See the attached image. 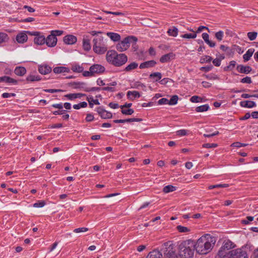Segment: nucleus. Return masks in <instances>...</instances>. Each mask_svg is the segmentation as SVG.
Returning a JSON list of instances; mask_svg holds the SVG:
<instances>
[{
  "label": "nucleus",
  "instance_id": "obj_42",
  "mask_svg": "<svg viewBox=\"0 0 258 258\" xmlns=\"http://www.w3.org/2000/svg\"><path fill=\"white\" fill-rule=\"evenodd\" d=\"M182 38H185V39H194L196 38L197 37V34L196 33H186L184 34L183 35H182L181 36Z\"/></svg>",
  "mask_w": 258,
  "mask_h": 258
},
{
  "label": "nucleus",
  "instance_id": "obj_17",
  "mask_svg": "<svg viewBox=\"0 0 258 258\" xmlns=\"http://www.w3.org/2000/svg\"><path fill=\"white\" fill-rule=\"evenodd\" d=\"M237 70L238 72L240 73L247 74L251 71L252 69L249 66H244L243 65L240 64L237 66Z\"/></svg>",
  "mask_w": 258,
  "mask_h": 258
},
{
  "label": "nucleus",
  "instance_id": "obj_49",
  "mask_svg": "<svg viewBox=\"0 0 258 258\" xmlns=\"http://www.w3.org/2000/svg\"><path fill=\"white\" fill-rule=\"evenodd\" d=\"M46 203L44 201H39L33 204V207L35 208H42L44 206Z\"/></svg>",
  "mask_w": 258,
  "mask_h": 258
},
{
  "label": "nucleus",
  "instance_id": "obj_59",
  "mask_svg": "<svg viewBox=\"0 0 258 258\" xmlns=\"http://www.w3.org/2000/svg\"><path fill=\"white\" fill-rule=\"evenodd\" d=\"M83 75L84 77H92L94 76L90 68H89V71L83 72Z\"/></svg>",
  "mask_w": 258,
  "mask_h": 258
},
{
  "label": "nucleus",
  "instance_id": "obj_25",
  "mask_svg": "<svg viewBox=\"0 0 258 258\" xmlns=\"http://www.w3.org/2000/svg\"><path fill=\"white\" fill-rule=\"evenodd\" d=\"M127 96L131 100H134L136 98H139L140 97V94L139 92L136 91H128L127 92Z\"/></svg>",
  "mask_w": 258,
  "mask_h": 258
},
{
  "label": "nucleus",
  "instance_id": "obj_60",
  "mask_svg": "<svg viewBox=\"0 0 258 258\" xmlns=\"http://www.w3.org/2000/svg\"><path fill=\"white\" fill-rule=\"evenodd\" d=\"M236 65V61L234 60H232L230 62L229 66H228L226 68L224 69V70H227V69H232L235 67Z\"/></svg>",
  "mask_w": 258,
  "mask_h": 258
},
{
  "label": "nucleus",
  "instance_id": "obj_62",
  "mask_svg": "<svg viewBox=\"0 0 258 258\" xmlns=\"http://www.w3.org/2000/svg\"><path fill=\"white\" fill-rule=\"evenodd\" d=\"M62 33L63 31L60 30H53L51 32V34H54V37H56V36H60L62 35Z\"/></svg>",
  "mask_w": 258,
  "mask_h": 258
},
{
  "label": "nucleus",
  "instance_id": "obj_10",
  "mask_svg": "<svg viewBox=\"0 0 258 258\" xmlns=\"http://www.w3.org/2000/svg\"><path fill=\"white\" fill-rule=\"evenodd\" d=\"M36 37L34 38V41L35 43L38 45H42L45 43L46 38L43 35H40L38 32H35L33 34Z\"/></svg>",
  "mask_w": 258,
  "mask_h": 258
},
{
  "label": "nucleus",
  "instance_id": "obj_8",
  "mask_svg": "<svg viewBox=\"0 0 258 258\" xmlns=\"http://www.w3.org/2000/svg\"><path fill=\"white\" fill-rule=\"evenodd\" d=\"M90 68L94 75L95 74H102L104 73L105 70L104 67L99 64H94L91 66Z\"/></svg>",
  "mask_w": 258,
  "mask_h": 258
},
{
  "label": "nucleus",
  "instance_id": "obj_29",
  "mask_svg": "<svg viewBox=\"0 0 258 258\" xmlns=\"http://www.w3.org/2000/svg\"><path fill=\"white\" fill-rule=\"evenodd\" d=\"M53 72L55 74H59L61 73L67 72L68 73L70 72V69L66 67H55L53 69Z\"/></svg>",
  "mask_w": 258,
  "mask_h": 258
},
{
  "label": "nucleus",
  "instance_id": "obj_61",
  "mask_svg": "<svg viewBox=\"0 0 258 258\" xmlns=\"http://www.w3.org/2000/svg\"><path fill=\"white\" fill-rule=\"evenodd\" d=\"M16 96V94L15 93H4L2 94V97L4 98H7L11 97H15Z\"/></svg>",
  "mask_w": 258,
  "mask_h": 258
},
{
  "label": "nucleus",
  "instance_id": "obj_38",
  "mask_svg": "<svg viewBox=\"0 0 258 258\" xmlns=\"http://www.w3.org/2000/svg\"><path fill=\"white\" fill-rule=\"evenodd\" d=\"M134 87L138 89H142L144 91H145L146 89V86L140 82H136L134 84Z\"/></svg>",
  "mask_w": 258,
  "mask_h": 258
},
{
  "label": "nucleus",
  "instance_id": "obj_54",
  "mask_svg": "<svg viewBox=\"0 0 258 258\" xmlns=\"http://www.w3.org/2000/svg\"><path fill=\"white\" fill-rule=\"evenodd\" d=\"M188 131L184 129L178 130L176 132V134L179 136H186L187 134Z\"/></svg>",
  "mask_w": 258,
  "mask_h": 258
},
{
  "label": "nucleus",
  "instance_id": "obj_63",
  "mask_svg": "<svg viewBox=\"0 0 258 258\" xmlns=\"http://www.w3.org/2000/svg\"><path fill=\"white\" fill-rule=\"evenodd\" d=\"M94 116L91 113H88L86 117V120L88 122L92 121L94 119Z\"/></svg>",
  "mask_w": 258,
  "mask_h": 258
},
{
  "label": "nucleus",
  "instance_id": "obj_34",
  "mask_svg": "<svg viewBox=\"0 0 258 258\" xmlns=\"http://www.w3.org/2000/svg\"><path fill=\"white\" fill-rule=\"evenodd\" d=\"M28 82H35L41 80L40 77L38 75H30L26 78Z\"/></svg>",
  "mask_w": 258,
  "mask_h": 258
},
{
  "label": "nucleus",
  "instance_id": "obj_37",
  "mask_svg": "<svg viewBox=\"0 0 258 258\" xmlns=\"http://www.w3.org/2000/svg\"><path fill=\"white\" fill-rule=\"evenodd\" d=\"M212 60V58L211 56L209 55H204L200 58V62L201 63H208L211 62V61Z\"/></svg>",
  "mask_w": 258,
  "mask_h": 258
},
{
  "label": "nucleus",
  "instance_id": "obj_33",
  "mask_svg": "<svg viewBox=\"0 0 258 258\" xmlns=\"http://www.w3.org/2000/svg\"><path fill=\"white\" fill-rule=\"evenodd\" d=\"M87 100L89 102V106L91 108H93L94 104L96 105H99L100 103L97 99H94L92 96L87 97Z\"/></svg>",
  "mask_w": 258,
  "mask_h": 258
},
{
  "label": "nucleus",
  "instance_id": "obj_30",
  "mask_svg": "<svg viewBox=\"0 0 258 258\" xmlns=\"http://www.w3.org/2000/svg\"><path fill=\"white\" fill-rule=\"evenodd\" d=\"M71 70L74 72L81 73L83 72V67L77 63H73L72 64Z\"/></svg>",
  "mask_w": 258,
  "mask_h": 258
},
{
  "label": "nucleus",
  "instance_id": "obj_48",
  "mask_svg": "<svg viewBox=\"0 0 258 258\" xmlns=\"http://www.w3.org/2000/svg\"><path fill=\"white\" fill-rule=\"evenodd\" d=\"M215 38L219 41H221L224 37V32L222 31H219L215 33Z\"/></svg>",
  "mask_w": 258,
  "mask_h": 258
},
{
  "label": "nucleus",
  "instance_id": "obj_26",
  "mask_svg": "<svg viewBox=\"0 0 258 258\" xmlns=\"http://www.w3.org/2000/svg\"><path fill=\"white\" fill-rule=\"evenodd\" d=\"M14 73L17 76H23L26 73V70L24 67H17L14 70Z\"/></svg>",
  "mask_w": 258,
  "mask_h": 258
},
{
  "label": "nucleus",
  "instance_id": "obj_40",
  "mask_svg": "<svg viewBox=\"0 0 258 258\" xmlns=\"http://www.w3.org/2000/svg\"><path fill=\"white\" fill-rule=\"evenodd\" d=\"M9 40L8 35L3 32H0V44L3 42H6Z\"/></svg>",
  "mask_w": 258,
  "mask_h": 258
},
{
  "label": "nucleus",
  "instance_id": "obj_36",
  "mask_svg": "<svg viewBox=\"0 0 258 258\" xmlns=\"http://www.w3.org/2000/svg\"><path fill=\"white\" fill-rule=\"evenodd\" d=\"M176 190V187L172 185H168L165 186L163 189V191L164 193H168Z\"/></svg>",
  "mask_w": 258,
  "mask_h": 258
},
{
  "label": "nucleus",
  "instance_id": "obj_35",
  "mask_svg": "<svg viewBox=\"0 0 258 258\" xmlns=\"http://www.w3.org/2000/svg\"><path fill=\"white\" fill-rule=\"evenodd\" d=\"M209 106L208 104L203 105L196 108L195 110L198 112H204L208 110Z\"/></svg>",
  "mask_w": 258,
  "mask_h": 258
},
{
  "label": "nucleus",
  "instance_id": "obj_32",
  "mask_svg": "<svg viewBox=\"0 0 258 258\" xmlns=\"http://www.w3.org/2000/svg\"><path fill=\"white\" fill-rule=\"evenodd\" d=\"M254 49L253 48L249 49L246 53L243 55V58L245 61H248L250 59V57L252 56Z\"/></svg>",
  "mask_w": 258,
  "mask_h": 258
},
{
  "label": "nucleus",
  "instance_id": "obj_18",
  "mask_svg": "<svg viewBox=\"0 0 258 258\" xmlns=\"http://www.w3.org/2000/svg\"><path fill=\"white\" fill-rule=\"evenodd\" d=\"M156 64V62L153 60L146 61L142 62L140 64V68L141 69H145V68H149L154 67Z\"/></svg>",
  "mask_w": 258,
  "mask_h": 258
},
{
  "label": "nucleus",
  "instance_id": "obj_52",
  "mask_svg": "<svg viewBox=\"0 0 258 258\" xmlns=\"http://www.w3.org/2000/svg\"><path fill=\"white\" fill-rule=\"evenodd\" d=\"M202 100V99L198 96H193L190 99V101L194 103L201 102Z\"/></svg>",
  "mask_w": 258,
  "mask_h": 258
},
{
  "label": "nucleus",
  "instance_id": "obj_2",
  "mask_svg": "<svg viewBox=\"0 0 258 258\" xmlns=\"http://www.w3.org/2000/svg\"><path fill=\"white\" fill-rule=\"evenodd\" d=\"M90 33L94 36L93 40V48L94 51L98 54L104 53L107 50V47L103 43V37L102 36L103 33L101 31H92Z\"/></svg>",
  "mask_w": 258,
  "mask_h": 258
},
{
  "label": "nucleus",
  "instance_id": "obj_22",
  "mask_svg": "<svg viewBox=\"0 0 258 258\" xmlns=\"http://www.w3.org/2000/svg\"><path fill=\"white\" fill-rule=\"evenodd\" d=\"M83 49L86 51H89L91 49V45L90 43V40L87 38V37H84L83 38Z\"/></svg>",
  "mask_w": 258,
  "mask_h": 258
},
{
  "label": "nucleus",
  "instance_id": "obj_16",
  "mask_svg": "<svg viewBox=\"0 0 258 258\" xmlns=\"http://www.w3.org/2000/svg\"><path fill=\"white\" fill-rule=\"evenodd\" d=\"M1 82H5L9 84L16 85L18 83V81L10 77L4 76L1 77Z\"/></svg>",
  "mask_w": 258,
  "mask_h": 258
},
{
  "label": "nucleus",
  "instance_id": "obj_27",
  "mask_svg": "<svg viewBox=\"0 0 258 258\" xmlns=\"http://www.w3.org/2000/svg\"><path fill=\"white\" fill-rule=\"evenodd\" d=\"M138 67V63L136 62H132L128 64L123 70L126 72H131L133 70L137 69Z\"/></svg>",
  "mask_w": 258,
  "mask_h": 258
},
{
  "label": "nucleus",
  "instance_id": "obj_20",
  "mask_svg": "<svg viewBox=\"0 0 258 258\" xmlns=\"http://www.w3.org/2000/svg\"><path fill=\"white\" fill-rule=\"evenodd\" d=\"M146 258H162V254L159 250H154L148 254Z\"/></svg>",
  "mask_w": 258,
  "mask_h": 258
},
{
  "label": "nucleus",
  "instance_id": "obj_12",
  "mask_svg": "<svg viewBox=\"0 0 258 258\" xmlns=\"http://www.w3.org/2000/svg\"><path fill=\"white\" fill-rule=\"evenodd\" d=\"M175 54L173 53H169L162 55L160 58V61L165 63L170 61L174 58Z\"/></svg>",
  "mask_w": 258,
  "mask_h": 258
},
{
  "label": "nucleus",
  "instance_id": "obj_57",
  "mask_svg": "<svg viewBox=\"0 0 258 258\" xmlns=\"http://www.w3.org/2000/svg\"><path fill=\"white\" fill-rule=\"evenodd\" d=\"M247 145L246 144H243L240 142H235L232 144L231 146L234 147H245Z\"/></svg>",
  "mask_w": 258,
  "mask_h": 258
},
{
  "label": "nucleus",
  "instance_id": "obj_28",
  "mask_svg": "<svg viewBox=\"0 0 258 258\" xmlns=\"http://www.w3.org/2000/svg\"><path fill=\"white\" fill-rule=\"evenodd\" d=\"M167 33L169 36L176 37L178 35V29L176 27L172 26L168 30Z\"/></svg>",
  "mask_w": 258,
  "mask_h": 258
},
{
  "label": "nucleus",
  "instance_id": "obj_46",
  "mask_svg": "<svg viewBox=\"0 0 258 258\" xmlns=\"http://www.w3.org/2000/svg\"><path fill=\"white\" fill-rule=\"evenodd\" d=\"M228 186H229V185L228 184H219L210 185L208 187V188L209 189H212L214 188H223V187H227Z\"/></svg>",
  "mask_w": 258,
  "mask_h": 258
},
{
  "label": "nucleus",
  "instance_id": "obj_21",
  "mask_svg": "<svg viewBox=\"0 0 258 258\" xmlns=\"http://www.w3.org/2000/svg\"><path fill=\"white\" fill-rule=\"evenodd\" d=\"M85 96H86V95L82 93H71L65 95L64 97L69 100H72L78 98H80Z\"/></svg>",
  "mask_w": 258,
  "mask_h": 258
},
{
  "label": "nucleus",
  "instance_id": "obj_56",
  "mask_svg": "<svg viewBox=\"0 0 258 258\" xmlns=\"http://www.w3.org/2000/svg\"><path fill=\"white\" fill-rule=\"evenodd\" d=\"M158 103L159 105L169 104V100L165 98H162L158 100Z\"/></svg>",
  "mask_w": 258,
  "mask_h": 258
},
{
  "label": "nucleus",
  "instance_id": "obj_50",
  "mask_svg": "<svg viewBox=\"0 0 258 258\" xmlns=\"http://www.w3.org/2000/svg\"><path fill=\"white\" fill-rule=\"evenodd\" d=\"M177 230L180 232H189L190 230L186 227L178 225L176 227Z\"/></svg>",
  "mask_w": 258,
  "mask_h": 258
},
{
  "label": "nucleus",
  "instance_id": "obj_31",
  "mask_svg": "<svg viewBox=\"0 0 258 258\" xmlns=\"http://www.w3.org/2000/svg\"><path fill=\"white\" fill-rule=\"evenodd\" d=\"M107 35L113 41H118L120 39V36L116 33L107 32Z\"/></svg>",
  "mask_w": 258,
  "mask_h": 258
},
{
  "label": "nucleus",
  "instance_id": "obj_23",
  "mask_svg": "<svg viewBox=\"0 0 258 258\" xmlns=\"http://www.w3.org/2000/svg\"><path fill=\"white\" fill-rule=\"evenodd\" d=\"M202 38L211 47H214L216 45V43L214 42L211 41L209 40V36L208 33H204L202 34Z\"/></svg>",
  "mask_w": 258,
  "mask_h": 258
},
{
  "label": "nucleus",
  "instance_id": "obj_9",
  "mask_svg": "<svg viewBox=\"0 0 258 258\" xmlns=\"http://www.w3.org/2000/svg\"><path fill=\"white\" fill-rule=\"evenodd\" d=\"M57 38L54 36V34H50L45 40V43L48 47H54L57 43Z\"/></svg>",
  "mask_w": 258,
  "mask_h": 258
},
{
  "label": "nucleus",
  "instance_id": "obj_24",
  "mask_svg": "<svg viewBox=\"0 0 258 258\" xmlns=\"http://www.w3.org/2000/svg\"><path fill=\"white\" fill-rule=\"evenodd\" d=\"M235 244L231 241L229 240H225L223 242V244L222 246V249L228 250L233 247H234Z\"/></svg>",
  "mask_w": 258,
  "mask_h": 258
},
{
  "label": "nucleus",
  "instance_id": "obj_58",
  "mask_svg": "<svg viewBox=\"0 0 258 258\" xmlns=\"http://www.w3.org/2000/svg\"><path fill=\"white\" fill-rule=\"evenodd\" d=\"M240 82L242 83L247 84H250L252 82L251 78L249 77H246L245 78H243L241 80Z\"/></svg>",
  "mask_w": 258,
  "mask_h": 258
},
{
  "label": "nucleus",
  "instance_id": "obj_43",
  "mask_svg": "<svg viewBox=\"0 0 258 258\" xmlns=\"http://www.w3.org/2000/svg\"><path fill=\"white\" fill-rule=\"evenodd\" d=\"M178 100V97L177 95H173L172 96L171 99L169 100V105H173L177 104Z\"/></svg>",
  "mask_w": 258,
  "mask_h": 258
},
{
  "label": "nucleus",
  "instance_id": "obj_6",
  "mask_svg": "<svg viewBox=\"0 0 258 258\" xmlns=\"http://www.w3.org/2000/svg\"><path fill=\"white\" fill-rule=\"evenodd\" d=\"M164 258H177L174 246L170 242L165 244Z\"/></svg>",
  "mask_w": 258,
  "mask_h": 258
},
{
  "label": "nucleus",
  "instance_id": "obj_14",
  "mask_svg": "<svg viewBox=\"0 0 258 258\" xmlns=\"http://www.w3.org/2000/svg\"><path fill=\"white\" fill-rule=\"evenodd\" d=\"M39 72L42 75H46L51 71V68L47 64L41 65L38 67Z\"/></svg>",
  "mask_w": 258,
  "mask_h": 258
},
{
  "label": "nucleus",
  "instance_id": "obj_51",
  "mask_svg": "<svg viewBox=\"0 0 258 258\" xmlns=\"http://www.w3.org/2000/svg\"><path fill=\"white\" fill-rule=\"evenodd\" d=\"M227 250L225 249H222V247L221 246L218 253L219 256L220 257H224L227 254Z\"/></svg>",
  "mask_w": 258,
  "mask_h": 258
},
{
  "label": "nucleus",
  "instance_id": "obj_7",
  "mask_svg": "<svg viewBox=\"0 0 258 258\" xmlns=\"http://www.w3.org/2000/svg\"><path fill=\"white\" fill-rule=\"evenodd\" d=\"M228 258H248L245 248L242 247L230 251Z\"/></svg>",
  "mask_w": 258,
  "mask_h": 258
},
{
  "label": "nucleus",
  "instance_id": "obj_5",
  "mask_svg": "<svg viewBox=\"0 0 258 258\" xmlns=\"http://www.w3.org/2000/svg\"><path fill=\"white\" fill-rule=\"evenodd\" d=\"M137 41V38L135 36L127 37L116 45V49L120 52L125 51L128 48L131 43Z\"/></svg>",
  "mask_w": 258,
  "mask_h": 258
},
{
  "label": "nucleus",
  "instance_id": "obj_19",
  "mask_svg": "<svg viewBox=\"0 0 258 258\" xmlns=\"http://www.w3.org/2000/svg\"><path fill=\"white\" fill-rule=\"evenodd\" d=\"M240 105L242 107L249 108L255 107L256 105L254 101L249 100L241 101L240 103Z\"/></svg>",
  "mask_w": 258,
  "mask_h": 258
},
{
  "label": "nucleus",
  "instance_id": "obj_41",
  "mask_svg": "<svg viewBox=\"0 0 258 258\" xmlns=\"http://www.w3.org/2000/svg\"><path fill=\"white\" fill-rule=\"evenodd\" d=\"M112 116V113L110 112L106 111L105 110L100 115V117L104 119L111 118Z\"/></svg>",
  "mask_w": 258,
  "mask_h": 258
},
{
  "label": "nucleus",
  "instance_id": "obj_47",
  "mask_svg": "<svg viewBox=\"0 0 258 258\" xmlns=\"http://www.w3.org/2000/svg\"><path fill=\"white\" fill-rule=\"evenodd\" d=\"M87 106V103L86 102H82L79 104L74 105L73 108L75 109H79L81 108L86 107Z\"/></svg>",
  "mask_w": 258,
  "mask_h": 258
},
{
  "label": "nucleus",
  "instance_id": "obj_13",
  "mask_svg": "<svg viewBox=\"0 0 258 258\" xmlns=\"http://www.w3.org/2000/svg\"><path fill=\"white\" fill-rule=\"evenodd\" d=\"M77 40V37L72 35H68L63 37V42L67 44H73Z\"/></svg>",
  "mask_w": 258,
  "mask_h": 258
},
{
  "label": "nucleus",
  "instance_id": "obj_55",
  "mask_svg": "<svg viewBox=\"0 0 258 258\" xmlns=\"http://www.w3.org/2000/svg\"><path fill=\"white\" fill-rule=\"evenodd\" d=\"M88 231V228L86 227H81L75 229L74 232L75 233L84 232Z\"/></svg>",
  "mask_w": 258,
  "mask_h": 258
},
{
  "label": "nucleus",
  "instance_id": "obj_44",
  "mask_svg": "<svg viewBox=\"0 0 258 258\" xmlns=\"http://www.w3.org/2000/svg\"><path fill=\"white\" fill-rule=\"evenodd\" d=\"M247 37L250 41L255 39L257 37V33L256 32H249L247 33Z\"/></svg>",
  "mask_w": 258,
  "mask_h": 258
},
{
  "label": "nucleus",
  "instance_id": "obj_1",
  "mask_svg": "<svg viewBox=\"0 0 258 258\" xmlns=\"http://www.w3.org/2000/svg\"><path fill=\"white\" fill-rule=\"evenodd\" d=\"M216 238L210 234H205L199 238L196 244L194 243L195 249L201 254H206L213 249Z\"/></svg>",
  "mask_w": 258,
  "mask_h": 258
},
{
  "label": "nucleus",
  "instance_id": "obj_3",
  "mask_svg": "<svg viewBox=\"0 0 258 258\" xmlns=\"http://www.w3.org/2000/svg\"><path fill=\"white\" fill-rule=\"evenodd\" d=\"M106 59L108 62L115 67H120L127 61V57L125 54H118L115 50H112L107 52Z\"/></svg>",
  "mask_w": 258,
  "mask_h": 258
},
{
  "label": "nucleus",
  "instance_id": "obj_45",
  "mask_svg": "<svg viewBox=\"0 0 258 258\" xmlns=\"http://www.w3.org/2000/svg\"><path fill=\"white\" fill-rule=\"evenodd\" d=\"M126 108H123V109H121V112L123 114L131 115L134 112V111L133 109H131V108L126 109Z\"/></svg>",
  "mask_w": 258,
  "mask_h": 258
},
{
  "label": "nucleus",
  "instance_id": "obj_53",
  "mask_svg": "<svg viewBox=\"0 0 258 258\" xmlns=\"http://www.w3.org/2000/svg\"><path fill=\"white\" fill-rule=\"evenodd\" d=\"M218 146V145L217 144H210V143H206L203 145V147L204 148H216Z\"/></svg>",
  "mask_w": 258,
  "mask_h": 258
},
{
  "label": "nucleus",
  "instance_id": "obj_11",
  "mask_svg": "<svg viewBox=\"0 0 258 258\" xmlns=\"http://www.w3.org/2000/svg\"><path fill=\"white\" fill-rule=\"evenodd\" d=\"M70 85L74 89H83L85 91L87 92L88 87L86 83L84 82H73L71 83Z\"/></svg>",
  "mask_w": 258,
  "mask_h": 258
},
{
  "label": "nucleus",
  "instance_id": "obj_4",
  "mask_svg": "<svg viewBox=\"0 0 258 258\" xmlns=\"http://www.w3.org/2000/svg\"><path fill=\"white\" fill-rule=\"evenodd\" d=\"M194 243L192 240L182 241L179 245V254L182 258H189L194 254Z\"/></svg>",
  "mask_w": 258,
  "mask_h": 258
},
{
  "label": "nucleus",
  "instance_id": "obj_39",
  "mask_svg": "<svg viewBox=\"0 0 258 258\" xmlns=\"http://www.w3.org/2000/svg\"><path fill=\"white\" fill-rule=\"evenodd\" d=\"M150 78H155V81H158L160 80L162 78V75L159 72H156L152 73L150 75Z\"/></svg>",
  "mask_w": 258,
  "mask_h": 258
},
{
  "label": "nucleus",
  "instance_id": "obj_15",
  "mask_svg": "<svg viewBox=\"0 0 258 258\" xmlns=\"http://www.w3.org/2000/svg\"><path fill=\"white\" fill-rule=\"evenodd\" d=\"M28 39V36L25 32L19 33L16 36V40L19 43H24Z\"/></svg>",
  "mask_w": 258,
  "mask_h": 258
},
{
  "label": "nucleus",
  "instance_id": "obj_64",
  "mask_svg": "<svg viewBox=\"0 0 258 258\" xmlns=\"http://www.w3.org/2000/svg\"><path fill=\"white\" fill-rule=\"evenodd\" d=\"M221 61L217 57L213 60V63L216 67H219L221 65Z\"/></svg>",
  "mask_w": 258,
  "mask_h": 258
}]
</instances>
